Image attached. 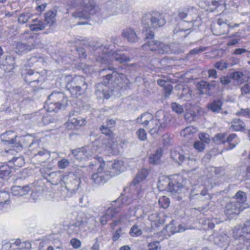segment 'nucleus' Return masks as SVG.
I'll return each mask as SVG.
<instances>
[{
	"instance_id": "nucleus-1",
	"label": "nucleus",
	"mask_w": 250,
	"mask_h": 250,
	"mask_svg": "<svg viewBox=\"0 0 250 250\" xmlns=\"http://www.w3.org/2000/svg\"><path fill=\"white\" fill-rule=\"evenodd\" d=\"M166 23V20L161 14L158 12L153 11L145 14L143 18V24L145 31L143 33L146 39H149L146 43L142 45L144 50H150L157 54L167 53H179V51H173L168 44L154 40V33L149 30L151 27L157 28L163 26Z\"/></svg>"
},
{
	"instance_id": "nucleus-2",
	"label": "nucleus",
	"mask_w": 250,
	"mask_h": 250,
	"mask_svg": "<svg viewBox=\"0 0 250 250\" xmlns=\"http://www.w3.org/2000/svg\"><path fill=\"white\" fill-rule=\"evenodd\" d=\"M101 73H105L104 83H101L97 84L96 94L99 95L102 93L104 98L108 99L110 95L112 94V89L109 88V84L113 85V87H121V85L125 80V76L122 73H119L115 70L114 68H105L102 69Z\"/></svg>"
},
{
	"instance_id": "nucleus-3",
	"label": "nucleus",
	"mask_w": 250,
	"mask_h": 250,
	"mask_svg": "<svg viewBox=\"0 0 250 250\" xmlns=\"http://www.w3.org/2000/svg\"><path fill=\"white\" fill-rule=\"evenodd\" d=\"M93 51L96 61L101 63L107 64L113 60L120 63L129 61V57L121 54L119 51H113L106 45H97L94 47Z\"/></svg>"
},
{
	"instance_id": "nucleus-4",
	"label": "nucleus",
	"mask_w": 250,
	"mask_h": 250,
	"mask_svg": "<svg viewBox=\"0 0 250 250\" xmlns=\"http://www.w3.org/2000/svg\"><path fill=\"white\" fill-rule=\"evenodd\" d=\"M73 7H81L83 11H77L72 14L76 18L87 19L90 15L98 12L100 7L95 0H69Z\"/></svg>"
},
{
	"instance_id": "nucleus-5",
	"label": "nucleus",
	"mask_w": 250,
	"mask_h": 250,
	"mask_svg": "<svg viewBox=\"0 0 250 250\" xmlns=\"http://www.w3.org/2000/svg\"><path fill=\"white\" fill-rule=\"evenodd\" d=\"M105 163L101 157H98L96 162L90 166H98L97 171L91 176V179L97 185L104 184L111 177V171L105 167Z\"/></svg>"
},
{
	"instance_id": "nucleus-6",
	"label": "nucleus",
	"mask_w": 250,
	"mask_h": 250,
	"mask_svg": "<svg viewBox=\"0 0 250 250\" xmlns=\"http://www.w3.org/2000/svg\"><path fill=\"white\" fill-rule=\"evenodd\" d=\"M25 38L28 40L26 43L17 42L15 49L17 53H21L25 51H30L36 48H41L42 45L40 40L34 38L31 33L27 32L25 34Z\"/></svg>"
},
{
	"instance_id": "nucleus-7",
	"label": "nucleus",
	"mask_w": 250,
	"mask_h": 250,
	"mask_svg": "<svg viewBox=\"0 0 250 250\" xmlns=\"http://www.w3.org/2000/svg\"><path fill=\"white\" fill-rule=\"evenodd\" d=\"M97 147L93 144L71 150V154L78 161H86L92 157L96 152Z\"/></svg>"
},
{
	"instance_id": "nucleus-8",
	"label": "nucleus",
	"mask_w": 250,
	"mask_h": 250,
	"mask_svg": "<svg viewBox=\"0 0 250 250\" xmlns=\"http://www.w3.org/2000/svg\"><path fill=\"white\" fill-rule=\"evenodd\" d=\"M29 148L33 155V158L38 160L40 164L44 163L50 158L49 152L41 148L38 141L32 142L29 146Z\"/></svg>"
},
{
	"instance_id": "nucleus-9",
	"label": "nucleus",
	"mask_w": 250,
	"mask_h": 250,
	"mask_svg": "<svg viewBox=\"0 0 250 250\" xmlns=\"http://www.w3.org/2000/svg\"><path fill=\"white\" fill-rule=\"evenodd\" d=\"M62 186L65 185L66 188L71 192L76 191L81 185V178L73 173L64 175L62 179Z\"/></svg>"
},
{
	"instance_id": "nucleus-10",
	"label": "nucleus",
	"mask_w": 250,
	"mask_h": 250,
	"mask_svg": "<svg viewBox=\"0 0 250 250\" xmlns=\"http://www.w3.org/2000/svg\"><path fill=\"white\" fill-rule=\"evenodd\" d=\"M238 24H235L231 26L226 22V20L221 18L217 19L216 21L213 22L211 25V30L213 34L217 36L227 34L229 32V27L233 28L238 26Z\"/></svg>"
},
{
	"instance_id": "nucleus-11",
	"label": "nucleus",
	"mask_w": 250,
	"mask_h": 250,
	"mask_svg": "<svg viewBox=\"0 0 250 250\" xmlns=\"http://www.w3.org/2000/svg\"><path fill=\"white\" fill-rule=\"evenodd\" d=\"M171 157L176 162L180 164L184 162L186 165L190 167L193 166L196 164V160L193 158H190L185 154L183 150H173L171 152Z\"/></svg>"
},
{
	"instance_id": "nucleus-12",
	"label": "nucleus",
	"mask_w": 250,
	"mask_h": 250,
	"mask_svg": "<svg viewBox=\"0 0 250 250\" xmlns=\"http://www.w3.org/2000/svg\"><path fill=\"white\" fill-rule=\"evenodd\" d=\"M42 176L52 184L57 185L60 183L62 186V175L60 172H51L49 169L44 168L41 170Z\"/></svg>"
},
{
	"instance_id": "nucleus-13",
	"label": "nucleus",
	"mask_w": 250,
	"mask_h": 250,
	"mask_svg": "<svg viewBox=\"0 0 250 250\" xmlns=\"http://www.w3.org/2000/svg\"><path fill=\"white\" fill-rule=\"evenodd\" d=\"M31 244L29 242H21L20 239L16 240L14 242L7 243L3 246V249L6 250H30Z\"/></svg>"
},
{
	"instance_id": "nucleus-14",
	"label": "nucleus",
	"mask_w": 250,
	"mask_h": 250,
	"mask_svg": "<svg viewBox=\"0 0 250 250\" xmlns=\"http://www.w3.org/2000/svg\"><path fill=\"white\" fill-rule=\"evenodd\" d=\"M31 244L29 242H21L20 239L16 240L14 242L7 243L3 246V249L6 250H30Z\"/></svg>"
},
{
	"instance_id": "nucleus-15",
	"label": "nucleus",
	"mask_w": 250,
	"mask_h": 250,
	"mask_svg": "<svg viewBox=\"0 0 250 250\" xmlns=\"http://www.w3.org/2000/svg\"><path fill=\"white\" fill-rule=\"evenodd\" d=\"M240 204H237L235 201H231L228 203L226 206L225 213L229 218H233L238 215L241 211L245 208L244 207H241Z\"/></svg>"
},
{
	"instance_id": "nucleus-16",
	"label": "nucleus",
	"mask_w": 250,
	"mask_h": 250,
	"mask_svg": "<svg viewBox=\"0 0 250 250\" xmlns=\"http://www.w3.org/2000/svg\"><path fill=\"white\" fill-rule=\"evenodd\" d=\"M89 220L86 218H83L79 220L77 219V221L71 227L75 233H81L89 229L91 226L89 223Z\"/></svg>"
},
{
	"instance_id": "nucleus-17",
	"label": "nucleus",
	"mask_w": 250,
	"mask_h": 250,
	"mask_svg": "<svg viewBox=\"0 0 250 250\" xmlns=\"http://www.w3.org/2000/svg\"><path fill=\"white\" fill-rule=\"evenodd\" d=\"M205 3L207 6V10L210 12L217 9H219L218 11H221L226 8L224 0H205Z\"/></svg>"
},
{
	"instance_id": "nucleus-18",
	"label": "nucleus",
	"mask_w": 250,
	"mask_h": 250,
	"mask_svg": "<svg viewBox=\"0 0 250 250\" xmlns=\"http://www.w3.org/2000/svg\"><path fill=\"white\" fill-rule=\"evenodd\" d=\"M171 119V116L164 111H158L155 114V120L160 124L161 128H165L167 127L170 123Z\"/></svg>"
},
{
	"instance_id": "nucleus-19",
	"label": "nucleus",
	"mask_w": 250,
	"mask_h": 250,
	"mask_svg": "<svg viewBox=\"0 0 250 250\" xmlns=\"http://www.w3.org/2000/svg\"><path fill=\"white\" fill-rule=\"evenodd\" d=\"M21 73L22 75H25V81L29 83L39 82L42 81L40 74L37 72H34L33 70L30 69L26 72L22 71Z\"/></svg>"
},
{
	"instance_id": "nucleus-20",
	"label": "nucleus",
	"mask_w": 250,
	"mask_h": 250,
	"mask_svg": "<svg viewBox=\"0 0 250 250\" xmlns=\"http://www.w3.org/2000/svg\"><path fill=\"white\" fill-rule=\"evenodd\" d=\"M16 62L15 59L11 56L7 57L5 61L0 64V67L5 72H11L15 67Z\"/></svg>"
},
{
	"instance_id": "nucleus-21",
	"label": "nucleus",
	"mask_w": 250,
	"mask_h": 250,
	"mask_svg": "<svg viewBox=\"0 0 250 250\" xmlns=\"http://www.w3.org/2000/svg\"><path fill=\"white\" fill-rule=\"evenodd\" d=\"M119 211V209L112 206L109 208L105 213L101 217L100 222L103 225H105L107 221L111 220L115 214Z\"/></svg>"
},
{
	"instance_id": "nucleus-22",
	"label": "nucleus",
	"mask_w": 250,
	"mask_h": 250,
	"mask_svg": "<svg viewBox=\"0 0 250 250\" xmlns=\"http://www.w3.org/2000/svg\"><path fill=\"white\" fill-rule=\"evenodd\" d=\"M48 98L49 100L61 104L62 106L67 104V99L64 94L61 92H53L48 96Z\"/></svg>"
},
{
	"instance_id": "nucleus-23",
	"label": "nucleus",
	"mask_w": 250,
	"mask_h": 250,
	"mask_svg": "<svg viewBox=\"0 0 250 250\" xmlns=\"http://www.w3.org/2000/svg\"><path fill=\"white\" fill-rule=\"evenodd\" d=\"M122 36L129 42L134 43L138 41V38L136 32L131 28L124 29L122 33Z\"/></svg>"
},
{
	"instance_id": "nucleus-24",
	"label": "nucleus",
	"mask_w": 250,
	"mask_h": 250,
	"mask_svg": "<svg viewBox=\"0 0 250 250\" xmlns=\"http://www.w3.org/2000/svg\"><path fill=\"white\" fill-rule=\"evenodd\" d=\"M87 86H80L75 85L74 87L70 84H67V89L71 93V95L75 97L81 95L87 89Z\"/></svg>"
},
{
	"instance_id": "nucleus-25",
	"label": "nucleus",
	"mask_w": 250,
	"mask_h": 250,
	"mask_svg": "<svg viewBox=\"0 0 250 250\" xmlns=\"http://www.w3.org/2000/svg\"><path fill=\"white\" fill-rule=\"evenodd\" d=\"M197 131L196 128L189 126H188L181 132V135L182 136L185 140L190 141L192 139L194 135Z\"/></svg>"
},
{
	"instance_id": "nucleus-26",
	"label": "nucleus",
	"mask_w": 250,
	"mask_h": 250,
	"mask_svg": "<svg viewBox=\"0 0 250 250\" xmlns=\"http://www.w3.org/2000/svg\"><path fill=\"white\" fill-rule=\"evenodd\" d=\"M167 184H168V191L171 193H178L183 188V185L177 182L176 180L170 181L168 179H166Z\"/></svg>"
},
{
	"instance_id": "nucleus-27",
	"label": "nucleus",
	"mask_w": 250,
	"mask_h": 250,
	"mask_svg": "<svg viewBox=\"0 0 250 250\" xmlns=\"http://www.w3.org/2000/svg\"><path fill=\"white\" fill-rule=\"evenodd\" d=\"M153 119V116L151 114L148 112H145L136 119V122L138 124H142L144 126H146L149 124H150Z\"/></svg>"
},
{
	"instance_id": "nucleus-28",
	"label": "nucleus",
	"mask_w": 250,
	"mask_h": 250,
	"mask_svg": "<svg viewBox=\"0 0 250 250\" xmlns=\"http://www.w3.org/2000/svg\"><path fill=\"white\" fill-rule=\"evenodd\" d=\"M188 15V21L192 22L193 24L198 22V24H200L201 18L198 16L197 10L196 9L191 7L189 8L187 11Z\"/></svg>"
},
{
	"instance_id": "nucleus-29",
	"label": "nucleus",
	"mask_w": 250,
	"mask_h": 250,
	"mask_svg": "<svg viewBox=\"0 0 250 250\" xmlns=\"http://www.w3.org/2000/svg\"><path fill=\"white\" fill-rule=\"evenodd\" d=\"M17 135L12 131H6L1 135V140L8 144H15Z\"/></svg>"
},
{
	"instance_id": "nucleus-30",
	"label": "nucleus",
	"mask_w": 250,
	"mask_h": 250,
	"mask_svg": "<svg viewBox=\"0 0 250 250\" xmlns=\"http://www.w3.org/2000/svg\"><path fill=\"white\" fill-rule=\"evenodd\" d=\"M185 230L181 225H179L178 227L174 224V221H171V222L166 227V231L168 235H171L175 233L184 231Z\"/></svg>"
},
{
	"instance_id": "nucleus-31",
	"label": "nucleus",
	"mask_w": 250,
	"mask_h": 250,
	"mask_svg": "<svg viewBox=\"0 0 250 250\" xmlns=\"http://www.w3.org/2000/svg\"><path fill=\"white\" fill-rule=\"evenodd\" d=\"M245 123L241 119L235 118L231 121V125L230 127L233 131H243L245 127Z\"/></svg>"
},
{
	"instance_id": "nucleus-32",
	"label": "nucleus",
	"mask_w": 250,
	"mask_h": 250,
	"mask_svg": "<svg viewBox=\"0 0 250 250\" xmlns=\"http://www.w3.org/2000/svg\"><path fill=\"white\" fill-rule=\"evenodd\" d=\"M223 103L220 100H214L208 104V108L214 113H218L221 109Z\"/></svg>"
},
{
	"instance_id": "nucleus-33",
	"label": "nucleus",
	"mask_w": 250,
	"mask_h": 250,
	"mask_svg": "<svg viewBox=\"0 0 250 250\" xmlns=\"http://www.w3.org/2000/svg\"><path fill=\"white\" fill-rule=\"evenodd\" d=\"M86 124V120L85 118H71L68 119V126L72 128V126L74 127H78L81 126L83 125H85Z\"/></svg>"
},
{
	"instance_id": "nucleus-34",
	"label": "nucleus",
	"mask_w": 250,
	"mask_h": 250,
	"mask_svg": "<svg viewBox=\"0 0 250 250\" xmlns=\"http://www.w3.org/2000/svg\"><path fill=\"white\" fill-rule=\"evenodd\" d=\"M149 132L151 135L158 134L159 132L164 129L163 128H161V126L160 125V124L154 119H153L150 122L149 125Z\"/></svg>"
},
{
	"instance_id": "nucleus-35",
	"label": "nucleus",
	"mask_w": 250,
	"mask_h": 250,
	"mask_svg": "<svg viewBox=\"0 0 250 250\" xmlns=\"http://www.w3.org/2000/svg\"><path fill=\"white\" fill-rule=\"evenodd\" d=\"M57 12L56 10L48 11L45 14L44 21L47 24L52 25L56 21Z\"/></svg>"
},
{
	"instance_id": "nucleus-36",
	"label": "nucleus",
	"mask_w": 250,
	"mask_h": 250,
	"mask_svg": "<svg viewBox=\"0 0 250 250\" xmlns=\"http://www.w3.org/2000/svg\"><path fill=\"white\" fill-rule=\"evenodd\" d=\"M67 84L71 85L73 87L75 85L83 87H84V86H87L84 78L81 76H76L73 78Z\"/></svg>"
},
{
	"instance_id": "nucleus-37",
	"label": "nucleus",
	"mask_w": 250,
	"mask_h": 250,
	"mask_svg": "<svg viewBox=\"0 0 250 250\" xmlns=\"http://www.w3.org/2000/svg\"><path fill=\"white\" fill-rule=\"evenodd\" d=\"M148 174V172L147 169L143 168L136 175V176L134 179L132 183L135 185L139 183L142 182L146 179L147 175Z\"/></svg>"
},
{
	"instance_id": "nucleus-38",
	"label": "nucleus",
	"mask_w": 250,
	"mask_h": 250,
	"mask_svg": "<svg viewBox=\"0 0 250 250\" xmlns=\"http://www.w3.org/2000/svg\"><path fill=\"white\" fill-rule=\"evenodd\" d=\"M246 200L247 196L246 193L243 191L239 190L235 194L232 201H235L237 204H240V206L243 207V205L246 201Z\"/></svg>"
},
{
	"instance_id": "nucleus-39",
	"label": "nucleus",
	"mask_w": 250,
	"mask_h": 250,
	"mask_svg": "<svg viewBox=\"0 0 250 250\" xmlns=\"http://www.w3.org/2000/svg\"><path fill=\"white\" fill-rule=\"evenodd\" d=\"M34 23L30 24L29 27L31 31H38L43 30L45 27V25L42 21H38L37 19L33 20Z\"/></svg>"
},
{
	"instance_id": "nucleus-40",
	"label": "nucleus",
	"mask_w": 250,
	"mask_h": 250,
	"mask_svg": "<svg viewBox=\"0 0 250 250\" xmlns=\"http://www.w3.org/2000/svg\"><path fill=\"white\" fill-rule=\"evenodd\" d=\"M148 219L151 222L152 226L158 227L159 225L163 224L164 223L163 219H161L159 215L157 213H152L149 215Z\"/></svg>"
},
{
	"instance_id": "nucleus-41",
	"label": "nucleus",
	"mask_w": 250,
	"mask_h": 250,
	"mask_svg": "<svg viewBox=\"0 0 250 250\" xmlns=\"http://www.w3.org/2000/svg\"><path fill=\"white\" fill-rule=\"evenodd\" d=\"M163 154V150L161 148L158 149L154 154H153L150 156L149 158V162L152 164H157L159 162Z\"/></svg>"
},
{
	"instance_id": "nucleus-42",
	"label": "nucleus",
	"mask_w": 250,
	"mask_h": 250,
	"mask_svg": "<svg viewBox=\"0 0 250 250\" xmlns=\"http://www.w3.org/2000/svg\"><path fill=\"white\" fill-rule=\"evenodd\" d=\"M111 166L112 170H114L113 172L116 174H119L125 169L124 163L121 161L115 160Z\"/></svg>"
},
{
	"instance_id": "nucleus-43",
	"label": "nucleus",
	"mask_w": 250,
	"mask_h": 250,
	"mask_svg": "<svg viewBox=\"0 0 250 250\" xmlns=\"http://www.w3.org/2000/svg\"><path fill=\"white\" fill-rule=\"evenodd\" d=\"M47 105V111L48 112H57L62 107L61 104H56L48 99L46 103Z\"/></svg>"
},
{
	"instance_id": "nucleus-44",
	"label": "nucleus",
	"mask_w": 250,
	"mask_h": 250,
	"mask_svg": "<svg viewBox=\"0 0 250 250\" xmlns=\"http://www.w3.org/2000/svg\"><path fill=\"white\" fill-rule=\"evenodd\" d=\"M226 142L228 143L230 149L233 148L239 143V139L235 134H231L227 137Z\"/></svg>"
},
{
	"instance_id": "nucleus-45",
	"label": "nucleus",
	"mask_w": 250,
	"mask_h": 250,
	"mask_svg": "<svg viewBox=\"0 0 250 250\" xmlns=\"http://www.w3.org/2000/svg\"><path fill=\"white\" fill-rule=\"evenodd\" d=\"M230 78L235 81L239 85L244 82V74L240 71H235L230 74Z\"/></svg>"
},
{
	"instance_id": "nucleus-46",
	"label": "nucleus",
	"mask_w": 250,
	"mask_h": 250,
	"mask_svg": "<svg viewBox=\"0 0 250 250\" xmlns=\"http://www.w3.org/2000/svg\"><path fill=\"white\" fill-rule=\"evenodd\" d=\"M9 198L10 196L7 192L0 191V210L3 208L5 204H7Z\"/></svg>"
},
{
	"instance_id": "nucleus-47",
	"label": "nucleus",
	"mask_w": 250,
	"mask_h": 250,
	"mask_svg": "<svg viewBox=\"0 0 250 250\" xmlns=\"http://www.w3.org/2000/svg\"><path fill=\"white\" fill-rule=\"evenodd\" d=\"M11 172V168L7 164L0 165V178L8 176Z\"/></svg>"
},
{
	"instance_id": "nucleus-48",
	"label": "nucleus",
	"mask_w": 250,
	"mask_h": 250,
	"mask_svg": "<svg viewBox=\"0 0 250 250\" xmlns=\"http://www.w3.org/2000/svg\"><path fill=\"white\" fill-rule=\"evenodd\" d=\"M242 234L241 235L247 239H250V221L247 222L244 227L242 229Z\"/></svg>"
},
{
	"instance_id": "nucleus-49",
	"label": "nucleus",
	"mask_w": 250,
	"mask_h": 250,
	"mask_svg": "<svg viewBox=\"0 0 250 250\" xmlns=\"http://www.w3.org/2000/svg\"><path fill=\"white\" fill-rule=\"evenodd\" d=\"M32 17V14L29 13H21L19 15L18 18V22L19 23L24 24L26 23Z\"/></svg>"
},
{
	"instance_id": "nucleus-50",
	"label": "nucleus",
	"mask_w": 250,
	"mask_h": 250,
	"mask_svg": "<svg viewBox=\"0 0 250 250\" xmlns=\"http://www.w3.org/2000/svg\"><path fill=\"white\" fill-rule=\"evenodd\" d=\"M142 233V231L139 228L137 225H133L130 229L129 234L131 236L138 237L140 236Z\"/></svg>"
},
{
	"instance_id": "nucleus-51",
	"label": "nucleus",
	"mask_w": 250,
	"mask_h": 250,
	"mask_svg": "<svg viewBox=\"0 0 250 250\" xmlns=\"http://www.w3.org/2000/svg\"><path fill=\"white\" fill-rule=\"evenodd\" d=\"M226 134L225 133H218L214 138V141L217 144H224L226 142Z\"/></svg>"
},
{
	"instance_id": "nucleus-52",
	"label": "nucleus",
	"mask_w": 250,
	"mask_h": 250,
	"mask_svg": "<svg viewBox=\"0 0 250 250\" xmlns=\"http://www.w3.org/2000/svg\"><path fill=\"white\" fill-rule=\"evenodd\" d=\"M158 201L160 207L164 208H167L170 204L169 199L165 196L160 198Z\"/></svg>"
},
{
	"instance_id": "nucleus-53",
	"label": "nucleus",
	"mask_w": 250,
	"mask_h": 250,
	"mask_svg": "<svg viewBox=\"0 0 250 250\" xmlns=\"http://www.w3.org/2000/svg\"><path fill=\"white\" fill-rule=\"evenodd\" d=\"M198 88L200 91V94H204L207 92H208L207 82L206 81H201L198 84Z\"/></svg>"
},
{
	"instance_id": "nucleus-54",
	"label": "nucleus",
	"mask_w": 250,
	"mask_h": 250,
	"mask_svg": "<svg viewBox=\"0 0 250 250\" xmlns=\"http://www.w3.org/2000/svg\"><path fill=\"white\" fill-rule=\"evenodd\" d=\"M70 161L65 158H63L58 162V167L61 169H64L70 165Z\"/></svg>"
},
{
	"instance_id": "nucleus-55",
	"label": "nucleus",
	"mask_w": 250,
	"mask_h": 250,
	"mask_svg": "<svg viewBox=\"0 0 250 250\" xmlns=\"http://www.w3.org/2000/svg\"><path fill=\"white\" fill-rule=\"evenodd\" d=\"M171 108L173 111L178 114H181L184 111V109L182 106L176 103H173L171 104Z\"/></svg>"
},
{
	"instance_id": "nucleus-56",
	"label": "nucleus",
	"mask_w": 250,
	"mask_h": 250,
	"mask_svg": "<svg viewBox=\"0 0 250 250\" xmlns=\"http://www.w3.org/2000/svg\"><path fill=\"white\" fill-rule=\"evenodd\" d=\"M108 126H105L104 125H102L100 127V129L102 132V133L108 136L109 138L111 139L113 138V134L112 131L109 128Z\"/></svg>"
},
{
	"instance_id": "nucleus-57",
	"label": "nucleus",
	"mask_w": 250,
	"mask_h": 250,
	"mask_svg": "<svg viewBox=\"0 0 250 250\" xmlns=\"http://www.w3.org/2000/svg\"><path fill=\"white\" fill-rule=\"evenodd\" d=\"M12 162L15 166L17 167H21L24 164V161L22 157L14 158Z\"/></svg>"
},
{
	"instance_id": "nucleus-58",
	"label": "nucleus",
	"mask_w": 250,
	"mask_h": 250,
	"mask_svg": "<svg viewBox=\"0 0 250 250\" xmlns=\"http://www.w3.org/2000/svg\"><path fill=\"white\" fill-rule=\"evenodd\" d=\"M198 137L200 139L199 141H202L205 145L208 144L210 141L209 135L207 133H200L199 134Z\"/></svg>"
},
{
	"instance_id": "nucleus-59",
	"label": "nucleus",
	"mask_w": 250,
	"mask_h": 250,
	"mask_svg": "<svg viewBox=\"0 0 250 250\" xmlns=\"http://www.w3.org/2000/svg\"><path fill=\"white\" fill-rule=\"evenodd\" d=\"M214 66L219 70H222L224 69H226L228 67V64L225 62L221 61L216 62L214 64Z\"/></svg>"
},
{
	"instance_id": "nucleus-60",
	"label": "nucleus",
	"mask_w": 250,
	"mask_h": 250,
	"mask_svg": "<svg viewBox=\"0 0 250 250\" xmlns=\"http://www.w3.org/2000/svg\"><path fill=\"white\" fill-rule=\"evenodd\" d=\"M148 250H160V243L158 241L150 242L148 245Z\"/></svg>"
},
{
	"instance_id": "nucleus-61",
	"label": "nucleus",
	"mask_w": 250,
	"mask_h": 250,
	"mask_svg": "<svg viewBox=\"0 0 250 250\" xmlns=\"http://www.w3.org/2000/svg\"><path fill=\"white\" fill-rule=\"evenodd\" d=\"M194 147L198 151H202L205 149V145L202 141H196L194 144Z\"/></svg>"
},
{
	"instance_id": "nucleus-62",
	"label": "nucleus",
	"mask_w": 250,
	"mask_h": 250,
	"mask_svg": "<svg viewBox=\"0 0 250 250\" xmlns=\"http://www.w3.org/2000/svg\"><path fill=\"white\" fill-rule=\"evenodd\" d=\"M136 134L140 140L144 141L146 138V133L144 129H139Z\"/></svg>"
},
{
	"instance_id": "nucleus-63",
	"label": "nucleus",
	"mask_w": 250,
	"mask_h": 250,
	"mask_svg": "<svg viewBox=\"0 0 250 250\" xmlns=\"http://www.w3.org/2000/svg\"><path fill=\"white\" fill-rule=\"evenodd\" d=\"M172 89L173 87L170 84L166 85V86L164 87V93L165 97L166 98H168L169 97V95L171 93Z\"/></svg>"
},
{
	"instance_id": "nucleus-64",
	"label": "nucleus",
	"mask_w": 250,
	"mask_h": 250,
	"mask_svg": "<svg viewBox=\"0 0 250 250\" xmlns=\"http://www.w3.org/2000/svg\"><path fill=\"white\" fill-rule=\"evenodd\" d=\"M235 114L237 116L248 117L250 115V109L249 108L241 109L240 111H237Z\"/></svg>"
}]
</instances>
